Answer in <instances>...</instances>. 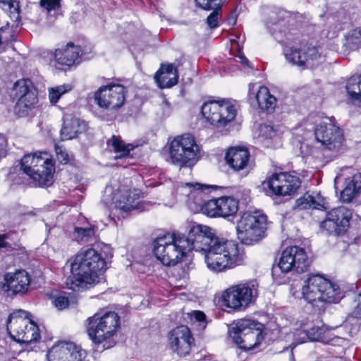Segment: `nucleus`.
<instances>
[{"label":"nucleus","instance_id":"nucleus-1","mask_svg":"<svg viewBox=\"0 0 361 361\" xmlns=\"http://www.w3.org/2000/svg\"><path fill=\"white\" fill-rule=\"evenodd\" d=\"M111 257L110 246L104 243L80 251L71 264V274L66 280V288L75 291L99 283L104 279L106 259Z\"/></svg>","mask_w":361,"mask_h":361},{"label":"nucleus","instance_id":"nucleus-2","mask_svg":"<svg viewBox=\"0 0 361 361\" xmlns=\"http://www.w3.org/2000/svg\"><path fill=\"white\" fill-rule=\"evenodd\" d=\"M245 259L244 250L233 240L217 238L205 254L208 269L214 272L224 271L242 265Z\"/></svg>","mask_w":361,"mask_h":361},{"label":"nucleus","instance_id":"nucleus-3","mask_svg":"<svg viewBox=\"0 0 361 361\" xmlns=\"http://www.w3.org/2000/svg\"><path fill=\"white\" fill-rule=\"evenodd\" d=\"M301 291L302 298L317 307L338 302L343 297L339 286L320 274L310 276L304 281Z\"/></svg>","mask_w":361,"mask_h":361},{"label":"nucleus","instance_id":"nucleus-4","mask_svg":"<svg viewBox=\"0 0 361 361\" xmlns=\"http://www.w3.org/2000/svg\"><path fill=\"white\" fill-rule=\"evenodd\" d=\"M20 169L35 186L41 187L51 184L55 171L54 161L46 152L25 155L21 159Z\"/></svg>","mask_w":361,"mask_h":361},{"label":"nucleus","instance_id":"nucleus-5","mask_svg":"<svg viewBox=\"0 0 361 361\" xmlns=\"http://www.w3.org/2000/svg\"><path fill=\"white\" fill-rule=\"evenodd\" d=\"M188 243L180 233H168L154 241V254L163 264L176 265L188 252Z\"/></svg>","mask_w":361,"mask_h":361},{"label":"nucleus","instance_id":"nucleus-6","mask_svg":"<svg viewBox=\"0 0 361 361\" xmlns=\"http://www.w3.org/2000/svg\"><path fill=\"white\" fill-rule=\"evenodd\" d=\"M267 228V217L262 211L246 212L237 223L238 238L244 244L252 245L264 237Z\"/></svg>","mask_w":361,"mask_h":361},{"label":"nucleus","instance_id":"nucleus-7","mask_svg":"<svg viewBox=\"0 0 361 361\" xmlns=\"http://www.w3.org/2000/svg\"><path fill=\"white\" fill-rule=\"evenodd\" d=\"M6 329L10 336L18 343L29 344L40 338L38 326L23 310L13 312L8 317Z\"/></svg>","mask_w":361,"mask_h":361},{"label":"nucleus","instance_id":"nucleus-8","mask_svg":"<svg viewBox=\"0 0 361 361\" xmlns=\"http://www.w3.org/2000/svg\"><path fill=\"white\" fill-rule=\"evenodd\" d=\"M169 153L173 164L180 168L191 167L198 160L200 147L192 135L185 134L177 136L170 142Z\"/></svg>","mask_w":361,"mask_h":361},{"label":"nucleus","instance_id":"nucleus-9","mask_svg":"<svg viewBox=\"0 0 361 361\" xmlns=\"http://www.w3.org/2000/svg\"><path fill=\"white\" fill-rule=\"evenodd\" d=\"M201 112L207 123L216 128H222L233 121L237 115V108L231 100L222 99L204 102Z\"/></svg>","mask_w":361,"mask_h":361},{"label":"nucleus","instance_id":"nucleus-10","mask_svg":"<svg viewBox=\"0 0 361 361\" xmlns=\"http://www.w3.org/2000/svg\"><path fill=\"white\" fill-rule=\"evenodd\" d=\"M258 283L250 281L233 285L223 291L221 300L222 304L235 311L245 310L257 298Z\"/></svg>","mask_w":361,"mask_h":361},{"label":"nucleus","instance_id":"nucleus-11","mask_svg":"<svg viewBox=\"0 0 361 361\" xmlns=\"http://www.w3.org/2000/svg\"><path fill=\"white\" fill-rule=\"evenodd\" d=\"M119 326V317L115 312L103 314L95 313L86 320L87 334L94 343L98 344L111 338Z\"/></svg>","mask_w":361,"mask_h":361},{"label":"nucleus","instance_id":"nucleus-12","mask_svg":"<svg viewBox=\"0 0 361 361\" xmlns=\"http://www.w3.org/2000/svg\"><path fill=\"white\" fill-rule=\"evenodd\" d=\"M301 185V180L294 173L281 172L273 173L262 183L267 195L285 197L294 195Z\"/></svg>","mask_w":361,"mask_h":361},{"label":"nucleus","instance_id":"nucleus-13","mask_svg":"<svg viewBox=\"0 0 361 361\" xmlns=\"http://www.w3.org/2000/svg\"><path fill=\"white\" fill-rule=\"evenodd\" d=\"M256 323L250 319H240L233 324L228 333L240 348L252 350L260 343L261 336Z\"/></svg>","mask_w":361,"mask_h":361},{"label":"nucleus","instance_id":"nucleus-14","mask_svg":"<svg viewBox=\"0 0 361 361\" xmlns=\"http://www.w3.org/2000/svg\"><path fill=\"white\" fill-rule=\"evenodd\" d=\"M126 89L120 84H110L100 87L95 92L94 99L102 109L117 110L126 102Z\"/></svg>","mask_w":361,"mask_h":361},{"label":"nucleus","instance_id":"nucleus-15","mask_svg":"<svg viewBox=\"0 0 361 361\" xmlns=\"http://www.w3.org/2000/svg\"><path fill=\"white\" fill-rule=\"evenodd\" d=\"M315 140L324 149L338 152L344 142L343 130L331 122H322L314 129Z\"/></svg>","mask_w":361,"mask_h":361},{"label":"nucleus","instance_id":"nucleus-16","mask_svg":"<svg viewBox=\"0 0 361 361\" xmlns=\"http://www.w3.org/2000/svg\"><path fill=\"white\" fill-rule=\"evenodd\" d=\"M291 38L286 36V47L283 49L286 60L292 64L302 68H312L321 62V54L315 47L302 49L290 46Z\"/></svg>","mask_w":361,"mask_h":361},{"label":"nucleus","instance_id":"nucleus-17","mask_svg":"<svg viewBox=\"0 0 361 361\" xmlns=\"http://www.w3.org/2000/svg\"><path fill=\"white\" fill-rule=\"evenodd\" d=\"M309 266L308 258L305 250L298 246L286 248L281 253L278 267L282 272L287 273L295 271L303 273Z\"/></svg>","mask_w":361,"mask_h":361},{"label":"nucleus","instance_id":"nucleus-18","mask_svg":"<svg viewBox=\"0 0 361 361\" xmlns=\"http://www.w3.org/2000/svg\"><path fill=\"white\" fill-rule=\"evenodd\" d=\"M351 218L352 212L350 209L343 206L338 207L326 214L321 228L331 235H340L346 231Z\"/></svg>","mask_w":361,"mask_h":361},{"label":"nucleus","instance_id":"nucleus-19","mask_svg":"<svg viewBox=\"0 0 361 361\" xmlns=\"http://www.w3.org/2000/svg\"><path fill=\"white\" fill-rule=\"evenodd\" d=\"M201 211L212 218L231 216L238 211V201L228 196L209 200L201 205Z\"/></svg>","mask_w":361,"mask_h":361},{"label":"nucleus","instance_id":"nucleus-20","mask_svg":"<svg viewBox=\"0 0 361 361\" xmlns=\"http://www.w3.org/2000/svg\"><path fill=\"white\" fill-rule=\"evenodd\" d=\"M217 238L210 227L194 224L190 228L188 237L185 236V240L189 244L188 252L193 250L206 254Z\"/></svg>","mask_w":361,"mask_h":361},{"label":"nucleus","instance_id":"nucleus-21","mask_svg":"<svg viewBox=\"0 0 361 361\" xmlns=\"http://www.w3.org/2000/svg\"><path fill=\"white\" fill-rule=\"evenodd\" d=\"M168 339L171 350L180 356L188 355L194 343L189 328L184 325L172 329L168 334Z\"/></svg>","mask_w":361,"mask_h":361},{"label":"nucleus","instance_id":"nucleus-22","mask_svg":"<svg viewBox=\"0 0 361 361\" xmlns=\"http://www.w3.org/2000/svg\"><path fill=\"white\" fill-rule=\"evenodd\" d=\"M85 352L71 342H59L54 344L49 350L47 357L49 361H82Z\"/></svg>","mask_w":361,"mask_h":361},{"label":"nucleus","instance_id":"nucleus-23","mask_svg":"<svg viewBox=\"0 0 361 361\" xmlns=\"http://www.w3.org/2000/svg\"><path fill=\"white\" fill-rule=\"evenodd\" d=\"M247 99L252 106L268 113L274 110L277 102L276 97L270 94L267 87L256 84L249 85Z\"/></svg>","mask_w":361,"mask_h":361},{"label":"nucleus","instance_id":"nucleus-24","mask_svg":"<svg viewBox=\"0 0 361 361\" xmlns=\"http://www.w3.org/2000/svg\"><path fill=\"white\" fill-rule=\"evenodd\" d=\"M4 281L3 288L5 290L12 291L13 294H23L29 289L30 276L26 271L18 270L14 273L6 274Z\"/></svg>","mask_w":361,"mask_h":361},{"label":"nucleus","instance_id":"nucleus-25","mask_svg":"<svg viewBox=\"0 0 361 361\" xmlns=\"http://www.w3.org/2000/svg\"><path fill=\"white\" fill-rule=\"evenodd\" d=\"M225 159L232 169L239 171L248 166L250 152L247 148L244 147H232L226 152Z\"/></svg>","mask_w":361,"mask_h":361},{"label":"nucleus","instance_id":"nucleus-26","mask_svg":"<svg viewBox=\"0 0 361 361\" xmlns=\"http://www.w3.org/2000/svg\"><path fill=\"white\" fill-rule=\"evenodd\" d=\"M54 57L59 64L71 66L80 61L82 50L79 46L70 42L65 47L57 49L55 51Z\"/></svg>","mask_w":361,"mask_h":361},{"label":"nucleus","instance_id":"nucleus-27","mask_svg":"<svg viewBox=\"0 0 361 361\" xmlns=\"http://www.w3.org/2000/svg\"><path fill=\"white\" fill-rule=\"evenodd\" d=\"M178 67L175 63L161 65L160 69L156 73L154 80L157 85L161 88H169L178 82Z\"/></svg>","mask_w":361,"mask_h":361},{"label":"nucleus","instance_id":"nucleus-28","mask_svg":"<svg viewBox=\"0 0 361 361\" xmlns=\"http://www.w3.org/2000/svg\"><path fill=\"white\" fill-rule=\"evenodd\" d=\"M116 210L125 212L140 209V194L136 190H126L116 197Z\"/></svg>","mask_w":361,"mask_h":361},{"label":"nucleus","instance_id":"nucleus-29","mask_svg":"<svg viewBox=\"0 0 361 361\" xmlns=\"http://www.w3.org/2000/svg\"><path fill=\"white\" fill-rule=\"evenodd\" d=\"M86 128L85 123L77 117L66 116L61 130V137L63 140L75 138L78 134L82 133Z\"/></svg>","mask_w":361,"mask_h":361},{"label":"nucleus","instance_id":"nucleus-30","mask_svg":"<svg viewBox=\"0 0 361 361\" xmlns=\"http://www.w3.org/2000/svg\"><path fill=\"white\" fill-rule=\"evenodd\" d=\"M326 200L320 194L313 195L307 192L295 201V208L300 210L326 209Z\"/></svg>","mask_w":361,"mask_h":361},{"label":"nucleus","instance_id":"nucleus-31","mask_svg":"<svg viewBox=\"0 0 361 361\" xmlns=\"http://www.w3.org/2000/svg\"><path fill=\"white\" fill-rule=\"evenodd\" d=\"M361 192V173L355 174L345 182V186L341 194L343 202H350Z\"/></svg>","mask_w":361,"mask_h":361},{"label":"nucleus","instance_id":"nucleus-32","mask_svg":"<svg viewBox=\"0 0 361 361\" xmlns=\"http://www.w3.org/2000/svg\"><path fill=\"white\" fill-rule=\"evenodd\" d=\"M107 147L110 151L118 154L116 159L127 157L131 150L134 149L132 144H126L119 136L112 135L106 142Z\"/></svg>","mask_w":361,"mask_h":361},{"label":"nucleus","instance_id":"nucleus-33","mask_svg":"<svg viewBox=\"0 0 361 361\" xmlns=\"http://www.w3.org/2000/svg\"><path fill=\"white\" fill-rule=\"evenodd\" d=\"M207 188V186L197 183L195 184L186 183H181L178 186V190L181 194L188 196L189 198H195L197 197L202 198L203 190Z\"/></svg>","mask_w":361,"mask_h":361},{"label":"nucleus","instance_id":"nucleus-34","mask_svg":"<svg viewBox=\"0 0 361 361\" xmlns=\"http://www.w3.org/2000/svg\"><path fill=\"white\" fill-rule=\"evenodd\" d=\"M73 236L79 243H90L96 240L94 227H75Z\"/></svg>","mask_w":361,"mask_h":361},{"label":"nucleus","instance_id":"nucleus-35","mask_svg":"<svg viewBox=\"0 0 361 361\" xmlns=\"http://www.w3.org/2000/svg\"><path fill=\"white\" fill-rule=\"evenodd\" d=\"M31 90H36L32 81L29 79H22L16 81L13 87L12 95L14 99H19Z\"/></svg>","mask_w":361,"mask_h":361},{"label":"nucleus","instance_id":"nucleus-36","mask_svg":"<svg viewBox=\"0 0 361 361\" xmlns=\"http://www.w3.org/2000/svg\"><path fill=\"white\" fill-rule=\"evenodd\" d=\"M346 90L350 99L361 102V75L350 78L347 82Z\"/></svg>","mask_w":361,"mask_h":361},{"label":"nucleus","instance_id":"nucleus-37","mask_svg":"<svg viewBox=\"0 0 361 361\" xmlns=\"http://www.w3.org/2000/svg\"><path fill=\"white\" fill-rule=\"evenodd\" d=\"M72 85L63 84L54 87L49 88V99L51 104H56L60 97L72 90Z\"/></svg>","mask_w":361,"mask_h":361},{"label":"nucleus","instance_id":"nucleus-38","mask_svg":"<svg viewBox=\"0 0 361 361\" xmlns=\"http://www.w3.org/2000/svg\"><path fill=\"white\" fill-rule=\"evenodd\" d=\"M188 317L190 319L191 324L196 326L200 331H203L207 326L206 315L200 310L192 311L188 313Z\"/></svg>","mask_w":361,"mask_h":361},{"label":"nucleus","instance_id":"nucleus-39","mask_svg":"<svg viewBox=\"0 0 361 361\" xmlns=\"http://www.w3.org/2000/svg\"><path fill=\"white\" fill-rule=\"evenodd\" d=\"M345 45L350 49H355L361 44V27L350 30L345 36Z\"/></svg>","mask_w":361,"mask_h":361},{"label":"nucleus","instance_id":"nucleus-40","mask_svg":"<svg viewBox=\"0 0 361 361\" xmlns=\"http://www.w3.org/2000/svg\"><path fill=\"white\" fill-rule=\"evenodd\" d=\"M279 130V126L264 123L259 127V139H271L275 137Z\"/></svg>","mask_w":361,"mask_h":361},{"label":"nucleus","instance_id":"nucleus-41","mask_svg":"<svg viewBox=\"0 0 361 361\" xmlns=\"http://www.w3.org/2000/svg\"><path fill=\"white\" fill-rule=\"evenodd\" d=\"M38 102L37 93L36 90H31L30 92L24 95L22 98L17 100V105L25 108H31Z\"/></svg>","mask_w":361,"mask_h":361},{"label":"nucleus","instance_id":"nucleus-42","mask_svg":"<svg viewBox=\"0 0 361 361\" xmlns=\"http://www.w3.org/2000/svg\"><path fill=\"white\" fill-rule=\"evenodd\" d=\"M4 11H6L11 19L16 23H19L20 20V8L19 1L17 0H11L8 6Z\"/></svg>","mask_w":361,"mask_h":361},{"label":"nucleus","instance_id":"nucleus-43","mask_svg":"<svg viewBox=\"0 0 361 361\" xmlns=\"http://www.w3.org/2000/svg\"><path fill=\"white\" fill-rule=\"evenodd\" d=\"M197 6L207 11L221 9L222 0H195Z\"/></svg>","mask_w":361,"mask_h":361},{"label":"nucleus","instance_id":"nucleus-44","mask_svg":"<svg viewBox=\"0 0 361 361\" xmlns=\"http://www.w3.org/2000/svg\"><path fill=\"white\" fill-rule=\"evenodd\" d=\"M51 302L56 309L62 310L69 306L70 300L67 294L63 293L54 295Z\"/></svg>","mask_w":361,"mask_h":361},{"label":"nucleus","instance_id":"nucleus-45","mask_svg":"<svg viewBox=\"0 0 361 361\" xmlns=\"http://www.w3.org/2000/svg\"><path fill=\"white\" fill-rule=\"evenodd\" d=\"M286 14V12L281 9L271 11L269 14V19L267 22V25L269 27L281 23L284 20Z\"/></svg>","mask_w":361,"mask_h":361},{"label":"nucleus","instance_id":"nucleus-46","mask_svg":"<svg viewBox=\"0 0 361 361\" xmlns=\"http://www.w3.org/2000/svg\"><path fill=\"white\" fill-rule=\"evenodd\" d=\"M308 333L310 341H319L324 338V329L320 326H313L309 330H306Z\"/></svg>","mask_w":361,"mask_h":361},{"label":"nucleus","instance_id":"nucleus-47","mask_svg":"<svg viewBox=\"0 0 361 361\" xmlns=\"http://www.w3.org/2000/svg\"><path fill=\"white\" fill-rule=\"evenodd\" d=\"M55 152L59 161L63 164H66L70 160V155L65 148L62 146L55 145Z\"/></svg>","mask_w":361,"mask_h":361},{"label":"nucleus","instance_id":"nucleus-48","mask_svg":"<svg viewBox=\"0 0 361 361\" xmlns=\"http://www.w3.org/2000/svg\"><path fill=\"white\" fill-rule=\"evenodd\" d=\"M221 9H215L207 18V23L211 29H214L219 26V19Z\"/></svg>","mask_w":361,"mask_h":361},{"label":"nucleus","instance_id":"nucleus-49","mask_svg":"<svg viewBox=\"0 0 361 361\" xmlns=\"http://www.w3.org/2000/svg\"><path fill=\"white\" fill-rule=\"evenodd\" d=\"M294 337V343L295 345L305 343L307 341H310V337L308 333H307L306 330L304 329H297L293 333Z\"/></svg>","mask_w":361,"mask_h":361},{"label":"nucleus","instance_id":"nucleus-50","mask_svg":"<svg viewBox=\"0 0 361 361\" xmlns=\"http://www.w3.org/2000/svg\"><path fill=\"white\" fill-rule=\"evenodd\" d=\"M352 314L355 318H361V293L357 295L353 302Z\"/></svg>","mask_w":361,"mask_h":361},{"label":"nucleus","instance_id":"nucleus-51","mask_svg":"<svg viewBox=\"0 0 361 361\" xmlns=\"http://www.w3.org/2000/svg\"><path fill=\"white\" fill-rule=\"evenodd\" d=\"M61 0H41L40 6L45 8L48 11L55 10L60 6Z\"/></svg>","mask_w":361,"mask_h":361},{"label":"nucleus","instance_id":"nucleus-52","mask_svg":"<svg viewBox=\"0 0 361 361\" xmlns=\"http://www.w3.org/2000/svg\"><path fill=\"white\" fill-rule=\"evenodd\" d=\"M7 153V142L4 137L0 135V159Z\"/></svg>","mask_w":361,"mask_h":361},{"label":"nucleus","instance_id":"nucleus-53","mask_svg":"<svg viewBox=\"0 0 361 361\" xmlns=\"http://www.w3.org/2000/svg\"><path fill=\"white\" fill-rule=\"evenodd\" d=\"M236 61L242 63L243 65L250 67V62L241 53L236 56Z\"/></svg>","mask_w":361,"mask_h":361},{"label":"nucleus","instance_id":"nucleus-54","mask_svg":"<svg viewBox=\"0 0 361 361\" xmlns=\"http://www.w3.org/2000/svg\"><path fill=\"white\" fill-rule=\"evenodd\" d=\"M6 238V235H0V247H7L8 243L5 241Z\"/></svg>","mask_w":361,"mask_h":361}]
</instances>
